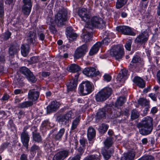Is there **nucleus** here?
<instances>
[{
  "label": "nucleus",
  "mask_w": 160,
  "mask_h": 160,
  "mask_svg": "<svg viewBox=\"0 0 160 160\" xmlns=\"http://www.w3.org/2000/svg\"><path fill=\"white\" fill-rule=\"evenodd\" d=\"M104 79L105 81L108 82H109L111 79V77L108 74H105L103 76Z\"/></svg>",
  "instance_id": "nucleus-54"
},
{
  "label": "nucleus",
  "mask_w": 160,
  "mask_h": 160,
  "mask_svg": "<svg viewBox=\"0 0 160 160\" xmlns=\"http://www.w3.org/2000/svg\"><path fill=\"white\" fill-rule=\"evenodd\" d=\"M26 131H23L21 134V140L23 146L28 148L30 137Z\"/></svg>",
  "instance_id": "nucleus-20"
},
{
  "label": "nucleus",
  "mask_w": 160,
  "mask_h": 160,
  "mask_svg": "<svg viewBox=\"0 0 160 160\" xmlns=\"http://www.w3.org/2000/svg\"><path fill=\"white\" fill-rule=\"evenodd\" d=\"M103 44L105 45L108 44V43L110 42V40L109 38H105L102 41Z\"/></svg>",
  "instance_id": "nucleus-62"
},
{
  "label": "nucleus",
  "mask_w": 160,
  "mask_h": 160,
  "mask_svg": "<svg viewBox=\"0 0 160 160\" xmlns=\"http://www.w3.org/2000/svg\"><path fill=\"white\" fill-rule=\"evenodd\" d=\"M5 61L4 56L3 55L0 56V72H2L3 70L2 64L5 62Z\"/></svg>",
  "instance_id": "nucleus-41"
},
{
  "label": "nucleus",
  "mask_w": 160,
  "mask_h": 160,
  "mask_svg": "<svg viewBox=\"0 0 160 160\" xmlns=\"http://www.w3.org/2000/svg\"><path fill=\"white\" fill-rule=\"evenodd\" d=\"M80 121V120L78 118H76L72 122V130H74L75 129L79 123Z\"/></svg>",
  "instance_id": "nucleus-43"
},
{
  "label": "nucleus",
  "mask_w": 160,
  "mask_h": 160,
  "mask_svg": "<svg viewBox=\"0 0 160 160\" xmlns=\"http://www.w3.org/2000/svg\"><path fill=\"white\" fill-rule=\"evenodd\" d=\"M49 127V125L48 122L46 121H44L41 125L42 128L41 129L42 130L49 129H50Z\"/></svg>",
  "instance_id": "nucleus-44"
},
{
  "label": "nucleus",
  "mask_w": 160,
  "mask_h": 160,
  "mask_svg": "<svg viewBox=\"0 0 160 160\" xmlns=\"http://www.w3.org/2000/svg\"><path fill=\"white\" fill-rule=\"evenodd\" d=\"M96 134V131H92V132L87 131V135L88 140L89 141H91L95 137Z\"/></svg>",
  "instance_id": "nucleus-36"
},
{
  "label": "nucleus",
  "mask_w": 160,
  "mask_h": 160,
  "mask_svg": "<svg viewBox=\"0 0 160 160\" xmlns=\"http://www.w3.org/2000/svg\"><path fill=\"white\" fill-rule=\"evenodd\" d=\"M95 71V69L92 67H88L85 68L83 73L87 76H91L93 75Z\"/></svg>",
  "instance_id": "nucleus-31"
},
{
  "label": "nucleus",
  "mask_w": 160,
  "mask_h": 160,
  "mask_svg": "<svg viewBox=\"0 0 160 160\" xmlns=\"http://www.w3.org/2000/svg\"><path fill=\"white\" fill-rule=\"evenodd\" d=\"M92 32V27L85 25L82 34V41L86 42H89L91 40Z\"/></svg>",
  "instance_id": "nucleus-7"
},
{
  "label": "nucleus",
  "mask_w": 160,
  "mask_h": 160,
  "mask_svg": "<svg viewBox=\"0 0 160 160\" xmlns=\"http://www.w3.org/2000/svg\"><path fill=\"white\" fill-rule=\"evenodd\" d=\"M105 23L103 20L99 17L94 16L91 19L90 22L87 23L86 25H88L93 27L102 28L105 26Z\"/></svg>",
  "instance_id": "nucleus-5"
},
{
  "label": "nucleus",
  "mask_w": 160,
  "mask_h": 160,
  "mask_svg": "<svg viewBox=\"0 0 160 160\" xmlns=\"http://www.w3.org/2000/svg\"><path fill=\"white\" fill-rule=\"evenodd\" d=\"M149 96L153 101H156L157 100V95L153 93H151L149 94Z\"/></svg>",
  "instance_id": "nucleus-55"
},
{
  "label": "nucleus",
  "mask_w": 160,
  "mask_h": 160,
  "mask_svg": "<svg viewBox=\"0 0 160 160\" xmlns=\"http://www.w3.org/2000/svg\"><path fill=\"white\" fill-rule=\"evenodd\" d=\"M4 15L3 5V4L0 3V18H2Z\"/></svg>",
  "instance_id": "nucleus-49"
},
{
  "label": "nucleus",
  "mask_w": 160,
  "mask_h": 160,
  "mask_svg": "<svg viewBox=\"0 0 160 160\" xmlns=\"http://www.w3.org/2000/svg\"><path fill=\"white\" fill-rule=\"evenodd\" d=\"M69 155V152L67 150H63L58 152L54 155L53 160H64Z\"/></svg>",
  "instance_id": "nucleus-16"
},
{
  "label": "nucleus",
  "mask_w": 160,
  "mask_h": 160,
  "mask_svg": "<svg viewBox=\"0 0 160 160\" xmlns=\"http://www.w3.org/2000/svg\"><path fill=\"white\" fill-rule=\"evenodd\" d=\"M139 115L138 112L136 110H132L131 113V119L132 120L136 119L138 118Z\"/></svg>",
  "instance_id": "nucleus-42"
},
{
  "label": "nucleus",
  "mask_w": 160,
  "mask_h": 160,
  "mask_svg": "<svg viewBox=\"0 0 160 160\" xmlns=\"http://www.w3.org/2000/svg\"><path fill=\"white\" fill-rule=\"evenodd\" d=\"M39 149V147L35 144L32 145L30 149V151L31 152H35Z\"/></svg>",
  "instance_id": "nucleus-52"
},
{
  "label": "nucleus",
  "mask_w": 160,
  "mask_h": 160,
  "mask_svg": "<svg viewBox=\"0 0 160 160\" xmlns=\"http://www.w3.org/2000/svg\"><path fill=\"white\" fill-rule=\"evenodd\" d=\"M23 3L22 9L23 13L27 15H28L31 11L32 7V3L31 0H22Z\"/></svg>",
  "instance_id": "nucleus-13"
},
{
  "label": "nucleus",
  "mask_w": 160,
  "mask_h": 160,
  "mask_svg": "<svg viewBox=\"0 0 160 160\" xmlns=\"http://www.w3.org/2000/svg\"><path fill=\"white\" fill-rule=\"evenodd\" d=\"M19 48L15 46H11L9 49V53L10 55L12 56L16 53L19 51Z\"/></svg>",
  "instance_id": "nucleus-34"
},
{
  "label": "nucleus",
  "mask_w": 160,
  "mask_h": 160,
  "mask_svg": "<svg viewBox=\"0 0 160 160\" xmlns=\"http://www.w3.org/2000/svg\"><path fill=\"white\" fill-rule=\"evenodd\" d=\"M67 12L64 9L59 10L55 17V21L58 27L63 25L67 20Z\"/></svg>",
  "instance_id": "nucleus-2"
},
{
  "label": "nucleus",
  "mask_w": 160,
  "mask_h": 160,
  "mask_svg": "<svg viewBox=\"0 0 160 160\" xmlns=\"http://www.w3.org/2000/svg\"><path fill=\"white\" fill-rule=\"evenodd\" d=\"M113 139L114 138L112 137H107L104 142V148H111L114 143Z\"/></svg>",
  "instance_id": "nucleus-25"
},
{
  "label": "nucleus",
  "mask_w": 160,
  "mask_h": 160,
  "mask_svg": "<svg viewBox=\"0 0 160 160\" xmlns=\"http://www.w3.org/2000/svg\"><path fill=\"white\" fill-rule=\"evenodd\" d=\"M101 45V43L100 42H98L94 45L89 51V55L91 56H92L97 53Z\"/></svg>",
  "instance_id": "nucleus-26"
},
{
  "label": "nucleus",
  "mask_w": 160,
  "mask_h": 160,
  "mask_svg": "<svg viewBox=\"0 0 160 160\" xmlns=\"http://www.w3.org/2000/svg\"><path fill=\"white\" fill-rule=\"evenodd\" d=\"M14 92L15 94L17 95L21 93H22V91L20 89H17L14 90Z\"/></svg>",
  "instance_id": "nucleus-64"
},
{
  "label": "nucleus",
  "mask_w": 160,
  "mask_h": 160,
  "mask_svg": "<svg viewBox=\"0 0 160 160\" xmlns=\"http://www.w3.org/2000/svg\"><path fill=\"white\" fill-rule=\"evenodd\" d=\"M73 113L71 111H69L62 116L59 117L58 118V122L61 124L66 125L69 122V120L71 119Z\"/></svg>",
  "instance_id": "nucleus-15"
},
{
  "label": "nucleus",
  "mask_w": 160,
  "mask_h": 160,
  "mask_svg": "<svg viewBox=\"0 0 160 160\" xmlns=\"http://www.w3.org/2000/svg\"><path fill=\"white\" fill-rule=\"evenodd\" d=\"M68 70L72 72H75L80 70V67L77 64H72L70 65L67 68Z\"/></svg>",
  "instance_id": "nucleus-28"
},
{
  "label": "nucleus",
  "mask_w": 160,
  "mask_h": 160,
  "mask_svg": "<svg viewBox=\"0 0 160 160\" xmlns=\"http://www.w3.org/2000/svg\"><path fill=\"white\" fill-rule=\"evenodd\" d=\"M11 33L9 32H6L4 35V39L6 40L8 39L11 36Z\"/></svg>",
  "instance_id": "nucleus-56"
},
{
  "label": "nucleus",
  "mask_w": 160,
  "mask_h": 160,
  "mask_svg": "<svg viewBox=\"0 0 160 160\" xmlns=\"http://www.w3.org/2000/svg\"><path fill=\"white\" fill-rule=\"evenodd\" d=\"M24 116V112L22 111H20L18 114V117L19 119H21Z\"/></svg>",
  "instance_id": "nucleus-58"
},
{
  "label": "nucleus",
  "mask_w": 160,
  "mask_h": 160,
  "mask_svg": "<svg viewBox=\"0 0 160 160\" xmlns=\"http://www.w3.org/2000/svg\"><path fill=\"white\" fill-rule=\"evenodd\" d=\"M138 104L142 106H148L149 105V101L143 98H140L138 100Z\"/></svg>",
  "instance_id": "nucleus-35"
},
{
  "label": "nucleus",
  "mask_w": 160,
  "mask_h": 160,
  "mask_svg": "<svg viewBox=\"0 0 160 160\" xmlns=\"http://www.w3.org/2000/svg\"><path fill=\"white\" fill-rule=\"evenodd\" d=\"M44 145L46 149H49L52 148L53 144L52 141L46 140L44 143Z\"/></svg>",
  "instance_id": "nucleus-38"
},
{
  "label": "nucleus",
  "mask_w": 160,
  "mask_h": 160,
  "mask_svg": "<svg viewBox=\"0 0 160 160\" xmlns=\"http://www.w3.org/2000/svg\"><path fill=\"white\" fill-rule=\"evenodd\" d=\"M33 140L35 142H39L42 141V139L40 134L39 133H34L33 132Z\"/></svg>",
  "instance_id": "nucleus-37"
},
{
  "label": "nucleus",
  "mask_w": 160,
  "mask_h": 160,
  "mask_svg": "<svg viewBox=\"0 0 160 160\" xmlns=\"http://www.w3.org/2000/svg\"><path fill=\"white\" fill-rule=\"evenodd\" d=\"M133 82L138 86L140 88H144L145 86V83L143 80L139 77H134Z\"/></svg>",
  "instance_id": "nucleus-24"
},
{
  "label": "nucleus",
  "mask_w": 160,
  "mask_h": 160,
  "mask_svg": "<svg viewBox=\"0 0 160 160\" xmlns=\"http://www.w3.org/2000/svg\"><path fill=\"white\" fill-rule=\"evenodd\" d=\"M39 59L40 58L38 57L34 56L30 58L29 61L31 63L34 64L39 62Z\"/></svg>",
  "instance_id": "nucleus-45"
},
{
  "label": "nucleus",
  "mask_w": 160,
  "mask_h": 160,
  "mask_svg": "<svg viewBox=\"0 0 160 160\" xmlns=\"http://www.w3.org/2000/svg\"><path fill=\"white\" fill-rule=\"evenodd\" d=\"M20 160H28L27 155L23 153L20 156Z\"/></svg>",
  "instance_id": "nucleus-61"
},
{
  "label": "nucleus",
  "mask_w": 160,
  "mask_h": 160,
  "mask_svg": "<svg viewBox=\"0 0 160 160\" xmlns=\"http://www.w3.org/2000/svg\"><path fill=\"white\" fill-rule=\"evenodd\" d=\"M29 46L28 44H23L21 47V52L22 55L24 57L26 56L29 51Z\"/></svg>",
  "instance_id": "nucleus-27"
},
{
  "label": "nucleus",
  "mask_w": 160,
  "mask_h": 160,
  "mask_svg": "<svg viewBox=\"0 0 160 160\" xmlns=\"http://www.w3.org/2000/svg\"><path fill=\"white\" fill-rule=\"evenodd\" d=\"M149 35L147 32H143L139 34L135 39V42L140 44H144L148 39Z\"/></svg>",
  "instance_id": "nucleus-14"
},
{
  "label": "nucleus",
  "mask_w": 160,
  "mask_h": 160,
  "mask_svg": "<svg viewBox=\"0 0 160 160\" xmlns=\"http://www.w3.org/2000/svg\"><path fill=\"white\" fill-rule=\"evenodd\" d=\"M78 14L82 20L85 22H88L91 17L88 11L85 8H79L78 10Z\"/></svg>",
  "instance_id": "nucleus-10"
},
{
  "label": "nucleus",
  "mask_w": 160,
  "mask_h": 160,
  "mask_svg": "<svg viewBox=\"0 0 160 160\" xmlns=\"http://www.w3.org/2000/svg\"><path fill=\"white\" fill-rule=\"evenodd\" d=\"M127 71L125 69H123L120 72L118 75L117 79L118 83H123L124 82L125 78L127 75Z\"/></svg>",
  "instance_id": "nucleus-22"
},
{
  "label": "nucleus",
  "mask_w": 160,
  "mask_h": 160,
  "mask_svg": "<svg viewBox=\"0 0 160 160\" xmlns=\"http://www.w3.org/2000/svg\"><path fill=\"white\" fill-rule=\"evenodd\" d=\"M39 96V92L37 90L34 89H31L28 92V98L32 101H26L20 103L18 105V107L23 108L32 106L33 104V102L37 100Z\"/></svg>",
  "instance_id": "nucleus-1"
},
{
  "label": "nucleus",
  "mask_w": 160,
  "mask_h": 160,
  "mask_svg": "<svg viewBox=\"0 0 160 160\" xmlns=\"http://www.w3.org/2000/svg\"><path fill=\"white\" fill-rule=\"evenodd\" d=\"M21 72L24 74L28 80L31 82H35L37 81V79L34 76L33 73L27 68L23 67L20 68Z\"/></svg>",
  "instance_id": "nucleus-9"
},
{
  "label": "nucleus",
  "mask_w": 160,
  "mask_h": 160,
  "mask_svg": "<svg viewBox=\"0 0 160 160\" xmlns=\"http://www.w3.org/2000/svg\"><path fill=\"white\" fill-rule=\"evenodd\" d=\"M65 131H59L56 134L55 138L56 140L61 138L64 133Z\"/></svg>",
  "instance_id": "nucleus-46"
},
{
  "label": "nucleus",
  "mask_w": 160,
  "mask_h": 160,
  "mask_svg": "<svg viewBox=\"0 0 160 160\" xmlns=\"http://www.w3.org/2000/svg\"><path fill=\"white\" fill-rule=\"evenodd\" d=\"M88 51V48L85 44L82 45L78 48L75 52L74 58L75 59H79L83 57Z\"/></svg>",
  "instance_id": "nucleus-11"
},
{
  "label": "nucleus",
  "mask_w": 160,
  "mask_h": 160,
  "mask_svg": "<svg viewBox=\"0 0 160 160\" xmlns=\"http://www.w3.org/2000/svg\"><path fill=\"white\" fill-rule=\"evenodd\" d=\"M38 35L39 40L41 41H43L45 39V35L43 32H39L38 33Z\"/></svg>",
  "instance_id": "nucleus-53"
},
{
  "label": "nucleus",
  "mask_w": 160,
  "mask_h": 160,
  "mask_svg": "<svg viewBox=\"0 0 160 160\" xmlns=\"http://www.w3.org/2000/svg\"><path fill=\"white\" fill-rule=\"evenodd\" d=\"M152 121L153 119L151 117L147 116L143 119L142 120V122L139 123L137 124V127L139 128H144L148 129H152Z\"/></svg>",
  "instance_id": "nucleus-8"
},
{
  "label": "nucleus",
  "mask_w": 160,
  "mask_h": 160,
  "mask_svg": "<svg viewBox=\"0 0 160 160\" xmlns=\"http://www.w3.org/2000/svg\"><path fill=\"white\" fill-rule=\"evenodd\" d=\"M139 58L138 56H135L133 58L132 62L134 63H137L139 61Z\"/></svg>",
  "instance_id": "nucleus-60"
},
{
  "label": "nucleus",
  "mask_w": 160,
  "mask_h": 160,
  "mask_svg": "<svg viewBox=\"0 0 160 160\" xmlns=\"http://www.w3.org/2000/svg\"><path fill=\"white\" fill-rule=\"evenodd\" d=\"M114 152L113 148H105L101 150V153L103 157L105 160H108L111 157Z\"/></svg>",
  "instance_id": "nucleus-19"
},
{
  "label": "nucleus",
  "mask_w": 160,
  "mask_h": 160,
  "mask_svg": "<svg viewBox=\"0 0 160 160\" xmlns=\"http://www.w3.org/2000/svg\"><path fill=\"white\" fill-rule=\"evenodd\" d=\"M112 89L108 87L104 88L96 95L95 98L97 102H102L106 100L111 95Z\"/></svg>",
  "instance_id": "nucleus-3"
},
{
  "label": "nucleus",
  "mask_w": 160,
  "mask_h": 160,
  "mask_svg": "<svg viewBox=\"0 0 160 160\" xmlns=\"http://www.w3.org/2000/svg\"><path fill=\"white\" fill-rule=\"evenodd\" d=\"M86 142H87V139L84 138H82L81 139L79 140V142L81 146L85 147Z\"/></svg>",
  "instance_id": "nucleus-50"
},
{
  "label": "nucleus",
  "mask_w": 160,
  "mask_h": 160,
  "mask_svg": "<svg viewBox=\"0 0 160 160\" xmlns=\"http://www.w3.org/2000/svg\"><path fill=\"white\" fill-rule=\"evenodd\" d=\"M128 0H117L116 7L117 9L122 8L127 2Z\"/></svg>",
  "instance_id": "nucleus-33"
},
{
  "label": "nucleus",
  "mask_w": 160,
  "mask_h": 160,
  "mask_svg": "<svg viewBox=\"0 0 160 160\" xmlns=\"http://www.w3.org/2000/svg\"><path fill=\"white\" fill-rule=\"evenodd\" d=\"M98 156L96 154L90 155L84 158L83 160H98Z\"/></svg>",
  "instance_id": "nucleus-39"
},
{
  "label": "nucleus",
  "mask_w": 160,
  "mask_h": 160,
  "mask_svg": "<svg viewBox=\"0 0 160 160\" xmlns=\"http://www.w3.org/2000/svg\"><path fill=\"white\" fill-rule=\"evenodd\" d=\"M9 125L11 127L10 129L11 130H13L14 129H15V127L14 125L12 120H10L9 121Z\"/></svg>",
  "instance_id": "nucleus-59"
},
{
  "label": "nucleus",
  "mask_w": 160,
  "mask_h": 160,
  "mask_svg": "<svg viewBox=\"0 0 160 160\" xmlns=\"http://www.w3.org/2000/svg\"><path fill=\"white\" fill-rule=\"evenodd\" d=\"M79 76L78 74L75 75V78L74 79L69 80L67 83L68 91H73L74 90L77 85V79Z\"/></svg>",
  "instance_id": "nucleus-18"
},
{
  "label": "nucleus",
  "mask_w": 160,
  "mask_h": 160,
  "mask_svg": "<svg viewBox=\"0 0 160 160\" xmlns=\"http://www.w3.org/2000/svg\"><path fill=\"white\" fill-rule=\"evenodd\" d=\"M156 77L158 82L160 85V70H159L157 72L156 74Z\"/></svg>",
  "instance_id": "nucleus-63"
},
{
  "label": "nucleus",
  "mask_w": 160,
  "mask_h": 160,
  "mask_svg": "<svg viewBox=\"0 0 160 160\" xmlns=\"http://www.w3.org/2000/svg\"><path fill=\"white\" fill-rule=\"evenodd\" d=\"M132 44V41L131 40H129L128 41L125 45V47L126 49L128 51H130Z\"/></svg>",
  "instance_id": "nucleus-48"
},
{
  "label": "nucleus",
  "mask_w": 160,
  "mask_h": 160,
  "mask_svg": "<svg viewBox=\"0 0 160 160\" xmlns=\"http://www.w3.org/2000/svg\"><path fill=\"white\" fill-rule=\"evenodd\" d=\"M110 55L115 59L119 60L122 58L124 55V49L120 45L113 46L111 49Z\"/></svg>",
  "instance_id": "nucleus-4"
},
{
  "label": "nucleus",
  "mask_w": 160,
  "mask_h": 160,
  "mask_svg": "<svg viewBox=\"0 0 160 160\" xmlns=\"http://www.w3.org/2000/svg\"><path fill=\"white\" fill-rule=\"evenodd\" d=\"M66 35L69 41H72L76 39L78 36L76 33L72 32V28L70 27H68L67 28Z\"/></svg>",
  "instance_id": "nucleus-23"
},
{
  "label": "nucleus",
  "mask_w": 160,
  "mask_h": 160,
  "mask_svg": "<svg viewBox=\"0 0 160 160\" xmlns=\"http://www.w3.org/2000/svg\"><path fill=\"white\" fill-rule=\"evenodd\" d=\"M60 103L56 101H52L51 104L47 107V110L48 112L50 113L58 109L60 106Z\"/></svg>",
  "instance_id": "nucleus-21"
},
{
  "label": "nucleus",
  "mask_w": 160,
  "mask_h": 160,
  "mask_svg": "<svg viewBox=\"0 0 160 160\" xmlns=\"http://www.w3.org/2000/svg\"><path fill=\"white\" fill-rule=\"evenodd\" d=\"M93 86L88 81L82 82L80 85L79 90L81 93L83 95L90 93L93 90Z\"/></svg>",
  "instance_id": "nucleus-6"
},
{
  "label": "nucleus",
  "mask_w": 160,
  "mask_h": 160,
  "mask_svg": "<svg viewBox=\"0 0 160 160\" xmlns=\"http://www.w3.org/2000/svg\"><path fill=\"white\" fill-rule=\"evenodd\" d=\"M116 30L121 33L126 35L135 36L136 34L132 31L131 28L127 26H120L116 28Z\"/></svg>",
  "instance_id": "nucleus-12"
},
{
  "label": "nucleus",
  "mask_w": 160,
  "mask_h": 160,
  "mask_svg": "<svg viewBox=\"0 0 160 160\" xmlns=\"http://www.w3.org/2000/svg\"><path fill=\"white\" fill-rule=\"evenodd\" d=\"M126 101V98L125 97H120L117 100L115 103L116 107L119 108L122 106Z\"/></svg>",
  "instance_id": "nucleus-32"
},
{
  "label": "nucleus",
  "mask_w": 160,
  "mask_h": 160,
  "mask_svg": "<svg viewBox=\"0 0 160 160\" xmlns=\"http://www.w3.org/2000/svg\"><path fill=\"white\" fill-rule=\"evenodd\" d=\"M135 154L132 152H129L125 154L121 158V160H133Z\"/></svg>",
  "instance_id": "nucleus-30"
},
{
  "label": "nucleus",
  "mask_w": 160,
  "mask_h": 160,
  "mask_svg": "<svg viewBox=\"0 0 160 160\" xmlns=\"http://www.w3.org/2000/svg\"><path fill=\"white\" fill-rule=\"evenodd\" d=\"M36 37V34L34 31H30L28 33L27 40L28 43H32L33 42V41L35 40Z\"/></svg>",
  "instance_id": "nucleus-29"
},
{
  "label": "nucleus",
  "mask_w": 160,
  "mask_h": 160,
  "mask_svg": "<svg viewBox=\"0 0 160 160\" xmlns=\"http://www.w3.org/2000/svg\"><path fill=\"white\" fill-rule=\"evenodd\" d=\"M109 128V125L106 124L102 123L99 127L100 130H107Z\"/></svg>",
  "instance_id": "nucleus-47"
},
{
  "label": "nucleus",
  "mask_w": 160,
  "mask_h": 160,
  "mask_svg": "<svg viewBox=\"0 0 160 160\" xmlns=\"http://www.w3.org/2000/svg\"><path fill=\"white\" fill-rule=\"evenodd\" d=\"M107 108H104L99 110L97 113L96 119H99L102 118H105L106 117V115L108 113H111V115L110 116H108V117L111 118H113V116L112 115V112L107 111Z\"/></svg>",
  "instance_id": "nucleus-17"
},
{
  "label": "nucleus",
  "mask_w": 160,
  "mask_h": 160,
  "mask_svg": "<svg viewBox=\"0 0 160 160\" xmlns=\"http://www.w3.org/2000/svg\"><path fill=\"white\" fill-rule=\"evenodd\" d=\"M49 29L50 31L53 33L57 32L56 29L54 26L50 25L49 27Z\"/></svg>",
  "instance_id": "nucleus-57"
},
{
  "label": "nucleus",
  "mask_w": 160,
  "mask_h": 160,
  "mask_svg": "<svg viewBox=\"0 0 160 160\" xmlns=\"http://www.w3.org/2000/svg\"><path fill=\"white\" fill-rule=\"evenodd\" d=\"M140 133L142 135H147L151 133L152 131H139Z\"/></svg>",
  "instance_id": "nucleus-51"
},
{
  "label": "nucleus",
  "mask_w": 160,
  "mask_h": 160,
  "mask_svg": "<svg viewBox=\"0 0 160 160\" xmlns=\"http://www.w3.org/2000/svg\"><path fill=\"white\" fill-rule=\"evenodd\" d=\"M85 149V147L80 146L78 149V153L76 154L75 156H79L80 157V159L81 158V156L84 152Z\"/></svg>",
  "instance_id": "nucleus-40"
}]
</instances>
